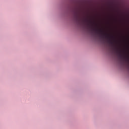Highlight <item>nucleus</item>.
<instances>
[{"label": "nucleus", "instance_id": "f257e3e1", "mask_svg": "<svg viewBox=\"0 0 129 129\" xmlns=\"http://www.w3.org/2000/svg\"><path fill=\"white\" fill-rule=\"evenodd\" d=\"M77 20L79 21H81L82 22H83V24L87 25V26H88V27L91 29V31L95 32L96 34L100 35L102 38L107 39L109 43L111 44V45L115 46V44H116V41L115 40H114L113 36H111L109 34L104 32L102 29L98 28V27H97V25L96 24L95 22H93L91 20H88L87 19H80V18H79L77 15Z\"/></svg>", "mask_w": 129, "mask_h": 129}, {"label": "nucleus", "instance_id": "f03ea898", "mask_svg": "<svg viewBox=\"0 0 129 129\" xmlns=\"http://www.w3.org/2000/svg\"><path fill=\"white\" fill-rule=\"evenodd\" d=\"M116 51L117 53L119 54V56L120 58L121 59H125L126 61H128L129 62V56L125 54V52L124 51H123V54H122V51L118 49V48H116Z\"/></svg>", "mask_w": 129, "mask_h": 129}, {"label": "nucleus", "instance_id": "7ed1b4c3", "mask_svg": "<svg viewBox=\"0 0 129 129\" xmlns=\"http://www.w3.org/2000/svg\"><path fill=\"white\" fill-rule=\"evenodd\" d=\"M76 14H77V12H76Z\"/></svg>", "mask_w": 129, "mask_h": 129}]
</instances>
